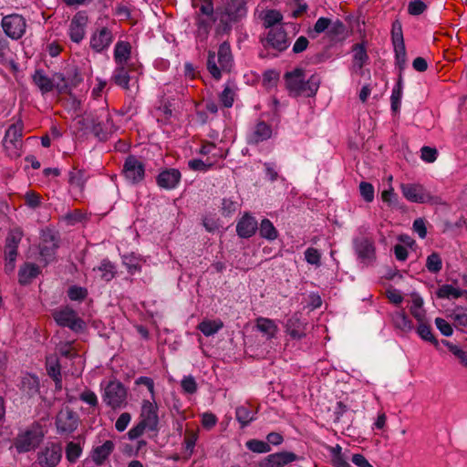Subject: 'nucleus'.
I'll return each mask as SVG.
<instances>
[{
  "mask_svg": "<svg viewBox=\"0 0 467 467\" xmlns=\"http://www.w3.org/2000/svg\"><path fill=\"white\" fill-rule=\"evenodd\" d=\"M216 54L214 51H208L207 69L213 78L219 80L222 78V71L229 72L233 66V55L231 47L228 42H223L218 48L217 61H215Z\"/></svg>",
  "mask_w": 467,
  "mask_h": 467,
  "instance_id": "obj_1",
  "label": "nucleus"
},
{
  "mask_svg": "<svg viewBox=\"0 0 467 467\" xmlns=\"http://www.w3.org/2000/svg\"><path fill=\"white\" fill-rule=\"evenodd\" d=\"M400 191L406 200L415 203H431L443 205L445 202L440 196L431 195L420 183H401Z\"/></svg>",
  "mask_w": 467,
  "mask_h": 467,
  "instance_id": "obj_2",
  "label": "nucleus"
},
{
  "mask_svg": "<svg viewBox=\"0 0 467 467\" xmlns=\"http://www.w3.org/2000/svg\"><path fill=\"white\" fill-rule=\"evenodd\" d=\"M43 438L44 431L41 425L34 423L16 436L14 444L18 452H27L35 450Z\"/></svg>",
  "mask_w": 467,
  "mask_h": 467,
  "instance_id": "obj_3",
  "label": "nucleus"
},
{
  "mask_svg": "<svg viewBox=\"0 0 467 467\" xmlns=\"http://www.w3.org/2000/svg\"><path fill=\"white\" fill-rule=\"evenodd\" d=\"M83 121L86 127L90 129L93 134L100 140H106L113 129L110 115L104 109L97 115H87Z\"/></svg>",
  "mask_w": 467,
  "mask_h": 467,
  "instance_id": "obj_4",
  "label": "nucleus"
},
{
  "mask_svg": "<svg viewBox=\"0 0 467 467\" xmlns=\"http://www.w3.org/2000/svg\"><path fill=\"white\" fill-rule=\"evenodd\" d=\"M24 124L21 119H18L14 124L10 125L6 130L3 146L6 154L10 158H17L20 156V149L22 147Z\"/></svg>",
  "mask_w": 467,
  "mask_h": 467,
  "instance_id": "obj_5",
  "label": "nucleus"
},
{
  "mask_svg": "<svg viewBox=\"0 0 467 467\" xmlns=\"http://www.w3.org/2000/svg\"><path fill=\"white\" fill-rule=\"evenodd\" d=\"M52 317L58 326L68 327L77 333L83 331L86 327L84 320L68 306L53 310Z\"/></svg>",
  "mask_w": 467,
  "mask_h": 467,
  "instance_id": "obj_6",
  "label": "nucleus"
},
{
  "mask_svg": "<svg viewBox=\"0 0 467 467\" xmlns=\"http://www.w3.org/2000/svg\"><path fill=\"white\" fill-rule=\"evenodd\" d=\"M102 399L111 409H119L127 403V389L119 381H109L104 389Z\"/></svg>",
  "mask_w": 467,
  "mask_h": 467,
  "instance_id": "obj_7",
  "label": "nucleus"
},
{
  "mask_svg": "<svg viewBox=\"0 0 467 467\" xmlns=\"http://www.w3.org/2000/svg\"><path fill=\"white\" fill-rule=\"evenodd\" d=\"M1 26L8 37L18 40L26 33V21L21 15L11 14L2 18Z\"/></svg>",
  "mask_w": 467,
  "mask_h": 467,
  "instance_id": "obj_8",
  "label": "nucleus"
},
{
  "mask_svg": "<svg viewBox=\"0 0 467 467\" xmlns=\"http://www.w3.org/2000/svg\"><path fill=\"white\" fill-rule=\"evenodd\" d=\"M303 71L294 68V96H304L309 98L314 96L319 87V78L312 75L306 81L301 79Z\"/></svg>",
  "mask_w": 467,
  "mask_h": 467,
  "instance_id": "obj_9",
  "label": "nucleus"
},
{
  "mask_svg": "<svg viewBox=\"0 0 467 467\" xmlns=\"http://www.w3.org/2000/svg\"><path fill=\"white\" fill-rule=\"evenodd\" d=\"M89 174L84 169L73 167L67 174L68 192L75 200L84 197L85 186Z\"/></svg>",
  "mask_w": 467,
  "mask_h": 467,
  "instance_id": "obj_10",
  "label": "nucleus"
},
{
  "mask_svg": "<svg viewBox=\"0 0 467 467\" xmlns=\"http://www.w3.org/2000/svg\"><path fill=\"white\" fill-rule=\"evenodd\" d=\"M122 173L126 180L133 184H137L144 179V164L137 157L130 155L125 160Z\"/></svg>",
  "mask_w": 467,
  "mask_h": 467,
  "instance_id": "obj_11",
  "label": "nucleus"
},
{
  "mask_svg": "<svg viewBox=\"0 0 467 467\" xmlns=\"http://www.w3.org/2000/svg\"><path fill=\"white\" fill-rule=\"evenodd\" d=\"M114 40V36L107 26H98L91 34L89 45L97 53L107 50Z\"/></svg>",
  "mask_w": 467,
  "mask_h": 467,
  "instance_id": "obj_12",
  "label": "nucleus"
},
{
  "mask_svg": "<svg viewBox=\"0 0 467 467\" xmlns=\"http://www.w3.org/2000/svg\"><path fill=\"white\" fill-rule=\"evenodd\" d=\"M59 246V234L51 229H46L41 234L40 254L47 263Z\"/></svg>",
  "mask_w": 467,
  "mask_h": 467,
  "instance_id": "obj_13",
  "label": "nucleus"
},
{
  "mask_svg": "<svg viewBox=\"0 0 467 467\" xmlns=\"http://www.w3.org/2000/svg\"><path fill=\"white\" fill-rule=\"evenodd\" d=\"M78 424V414L70 408L62 409L57 415L56 426L58 433H71Z\"/></svg>",
  "mask_w": 467,
  "mask_h": 467,
  "instance_id": "obj_14",
  "label": "nucleus"
},
{
  "mask_svg": "<svg viewBox=\"0 0 467 467\" xmlns=\"http://www.w3.org/2000/svg\"><path fill=\"white\" fill-rule=\"evenodd\" d=\"M62 457V447L57 443H48L37 455V462L41 467H55Z\"/></svg>",
  "mask_w": 467,
  "mask_h": 467,
  "instance_id": "obj_15",
  "label": "nucleus"
},
{
  "mask_svg": "<svg viewBox=\"0 0 467 467\" xmlns=\"http://www.w3.org/2000/svg\"><path fill=\"white\" fill-rule=\"evenodd\" d=\"M391 42L394 47L395 57L398 64H404L406 60V47L403 38L402 25L395 20L391 26Z\"/></svg>",
  "mask_w": 467,
  "mask_h": 467,
  "instance_id": "obj_16",
  "label": "nucleus"
},
{
  "mask_svg": "<svg viewBox=\"0 0 467 467\" xmlns=\"http://www.w3.org/2000/svg\"><path fill=\"white\" fill-rule=\"evenodd\" d=\"M88 17L85 11L74 15L69 25V36L75 43H79L85 36Z\"/></svg>",
  "mask_w": 467,
  "mask_h": 467,
  "instance_id": "obj_17",
  "label": "nucleus"
},
{
  "mask_svg": "<svg viewBox=\"0 0 467 467\" xmlns=\"http://www.w3.org/2000/svg\"><path fill=\"white\" fill-rule=\"evenodd\" d=\"M140 420L148 426V431H155L158 430V406L155 400H143Z\"/></svg>",
  "mask_w": 467,
  "mask_h": 467,
  "instance_id": "obj_18",
  "label": "nucleus"
},
{
  "mask_svg": "<svg viewBox=\"0 0 467 467\" xmlns=\"http://www.w3.org/2000/svg\"><path fill=\"white\" fill-rule=\"evenodd\" d=\"M272 127L264 120H258L247 135V143L256 145L272 137Z\"/></svg>",
  "mask_w": 467,
  "mask_h": 467,
  "instance_id": "obj_19",
  "label": "nucleus"
},
{
  "mask_svg": "<svg viewBox=\"0 0 467 467\" xmlns=\"http://www.w3.org/2000/svg\"><path fill=\"white\" fill-rule=\"evenodd\" d=\"M264 45L270 46L279 51L285 49L288 47L287 34L283 28V26L270 29L267 33L265 43Z\"/></svg>",
  "mask_w": 467,
  "mask_h": 467,
  "instance_id": "obj_20",
  "label": "nucleus"
},
{
  "mask_svg": "<svg viewBox=\"0 0 467 467\" xmlns=\"http://www.w3.org/2000/svg\"><path fill=\"white\" fill-rule=\"evenodd\" d=\"M182 178V174L179 170L170 168L165 169L156 178V182L159 187L165 190H172L177 187Z\"/></svg>",
  "mask_w": 467,
  "mask_h": 467,
  "instance_id": "obj_21",
  "label": "nucleus"
},
{
  "mask_svg": "<svg viewBox=\"0 0 467 467\" xmlns=\"http://www.w3.org/2000/svg\"><path fill=\"white\" fill-rule=\"evenodd\" d=\"M52 79L54 80V88L59 93H66L69 88L76 87L82 80L77 69L74 70L72 78L58 72L53 75Z\"/></svg>",
  "mask_w": 467,
  "mask_h": 467,
  "instance_id": "obj_22",
  "label": "nucleus"
},
{
  "mask_svg": "<svg viewBox=\"0 0 467 467\" xmlns=\"http://www.w3.org/2000/svg\"><path fill=\"white\" fill-rule=\"evenodd\" d=\"M258 229V223L249 213H244L236 224L237 234L242 238L253 236Z\"/></svg>",
  "mask_w": 467,
  "mask_h": 467,
  "instance_id": "obj_23",
  "label": "nucleus"
},
{
  "mask_svg": "<svg viewBox=\"0 0 467 467\" xmlns=\"http://www.w3.org/2000/svg\"><path fill=\"white\" fill-rule=\"evenodd\" d=\"M131 66H116L112 76H111V81L122 88L125 90H130V81L131 79L130 76V70Z\"/></svg>",
  "mask_w": 467,
  "mask_h": 467,
  "instance_id": "obj_24",
  "label": "nucleus"
},
{
  "mask_svg": "<svg viewBox=\"0 0 467 467\" xmlns=\"http://www.w3.org/2000/svg\"><path fill=\"white\" fill-rule=\"evenodd\" d=\"M131 55V45L127 41H118L114 48V61L116 66H129Z\"/></svg>",
  "mask_w": 467,
  "mask_h": 467,
  "instance_id": "obj_25",
  "label": "nucleus"
},
{
  "mask_svg": "<svg viewBox=\"0 0 467 467\" xmlns=\"http://www.w3.org/2000/svg\"><path fill=\"white\" fill-rule=\"evenodd\" d=\"M353 61L352 69L356 72L360 71L364 65L369 59L364 43H357L352 47Z\"/></svg>",
  "mask_w": 467,
  "mask_h": 467,
  "instance_id": "obj_26",
  "label": "nucleus"
},
{
  "mask_svg": "<svg viewBox=\"0 0 467 467\" xmlns=\"http://www.w3.org/2000/svg\"><path fill=\"white\" fill-rule=\"evenodd\" d=\"M32 81L43 95L54 89V80L46 75L43 69L35 70L32 75Z\"/></svg>",
  "mask_w": 467,
  "mask_h": 467,
  "instance_id": "obj_27",
  "label": "nucleus"
},
{
  "mask_svg": "<svg viewBox=\"0 0 467 467\" xmlns=\"http://www.w3.org/2000/svg\"><path fill=\"white\" fill-rule=\"evenodd\" d=\"M355 249L359 258L370 261L375 254L373 243L368 238H360L355 242Z\"/></svg>",
  "mask_w": 467,
  "mask_h": 467,
  "instance_id": "obj_28",
  "label": "nucleus"
},
{
  "mask_svg": "<svg viewBox=\"0 0 467 467\" xmlns=\"http://www.w3.org/2000/svg\"><path fill=\"white\" fill-rule=\"evenodd\" d=\"M260 19L263 21V25L266 29H272L275 26H281L283 16L282 14L275 9H268L262 11L259 15Z\"/></svg>",
  "mask_w": 467,
  "mask_h": 467,
  "instance_id": "obj_29",
  "label": "nucleus"
},
{
  "mask_svg": "<svg viewBox=\"0 0 467 467\" xmlns=\"http://www.w3.org/2000/svg\"><path fill=\"white\" fill-rule=\"evenodd\" d=\"M112 441H106L102 445L96 447L92 451V460L97 465H101L114 451Z\"/></svg>",
  "mask_w": 467,
  "mask_h": 467,
  "instance_id": "obj_30",
  "label": "nucleus"
},
{
  "mask_svg": "<svg viewBox=\"0 0 467 467\" xmlns=\"http://www.w3.org/2000/svg\"><path fill=\"white\" fill-rule=\"evenodd\" d=\"M39 274L40 268L38 265L32 263H26L21 266L18 271V282L23 285H27Z\"/></svg>",
  "mask_w": 467,
  "mask_h": 467,
  "instance_id": "obj_31",
  "label": "nucleus"
},
{
  "mask_svg": "<svg viewBox=\"0 0 467 467\" xmlns=\"http://www.w3.org/2000/svg\"><path fill=\"white\" fill-rule=\"evenodd\" d=\"M195 25H196V36L203 41L207 39L210 30L212 28V25L213 20L212 17H204L201 16V14H195L194 16Z\"/></svg>",
  "mask_w": 467,
  "mask_h": 467,
  "instance_id": "obj_32",
  "label": "nucleus"
},
{
  "mask_svg": "<svg viewBox=\"0 0 467 467\" xmlns=\"http://www.w3.org/2000/svg\"><path fill=\"white\" fill-rule=\"evenodd\" d=\"M292 462V452H279L268 455L262 462V467H283Z\"/></svg>",
  "mask_w": 467,
  "mask_h": 467,
  "instance_id": "obj_33",
  "label": "nucleus"
},
{
  "mask_svg": "<svg viewBox=\"0 0 467 467\" xmlns=\"http://www.w3.org/2000/svg\"><path fill=\"white\" fill-rule=\"evenodd\" d=\"M93 271L98 274V277L104 282H109L116 275L115 265L108 259L101 261L98 267H94Z\"/></svg>",
  "mask_w": 467,
  "mask_h": 467,
  "instance_id": "obj_34",
  "label": "nucleus"
},
{
  "mask_svg": "<svg viewBox=\"0 0 467 467\" xmlns=\"http://www.w3.org/2000/svg\"><path fill=\"white\" fill-rule=\"evenodd\" d=\"M230 22L237 21L246 15L245 4L242 1H233L225 8Z\"/></svg>",
  "mask_w": 467,
  "mask_h": 467,
  "instance_id": "obj_35",
  "label": "nucleus"
},
{
  "mask_svg": "<svg viewBox=\"0 0 467 467\" xmlns=\"http://www.w3.org/2000/svg\"><path fill=\"white\" fill-rule=\"evenodd\" d=\"M20 388L27 396H35L39 391V379L34 375H26L22 378Z\"/></svg>",
  "mask_w": 467,
  "mask_h": 467,
  "instance_id": "obj_36",
  "label": "nucleus"
},
{
  "mask_svg": "<svg viewBox=\"0 0 467 467\" xmlns=\"http://www.w3.org/2000/svg\"><path fill=\"white\" fill-rule=\"evenodd\" d=\"M47 370L48 376L55 381L56 387L61 389L62 379L58 360L52 357L47 358Z\"/></svg>",
  "mask_w": 467,
  "mask_h": 467,
  "instance_id": "obj_37",
  "label": "nucleus"
},
{
  "mask_svg": "<svg viewBox=\"0 0 467 467\" xmlns=\"http://www.w3.org/2000/svg\"><path fill=\"white\" fill-rule=\"evenodd\" d=\"M463 294V290L454 287L451 285H442L436 291L437 297L441 299H457L462 296Z\"/></svg>",
  "mask_w": 467,
  "mask_h": 467,
  "instance_id": "obj_38",
  "label": "nucleus"
},
{
  "mask_svg": "<svg viewBox=\"0 0 467 467\" xmlns=\"http://www.w3.org/2000/svg\"><path fill=\"white\" fill-rule=\"evenodd\" d=\"M255 412L250 405H243L236 408L235 416L236 420L244 428L254 420Z\"/></svg>",
  "mask_w": 467,
  "mask_h": 467,
  "instance_id": "obj_39",
  "label": "nucleus"
},
{
  "mask_svg": "<svg viewBox=\"0 0 467 467\" xmlns=\"http://www.w3.org/2000/svg\"><path fill=\"white\" fill-rule=\"evenodd\" d=\"M392 322L396 328L408 332L412 329V322L403 311L392 314Z\"/></svg>",
  "mask_w": 467,
  "mask_h": 467,
  "instance_id": "obj_40",
  "label": "nucleus"
},
{
  "mask_svg": "<svg viewBox=\"0 0 467 467\" xmlns=\"http://www.w3.org/2000/svg\"><path fill=\"white\" fill-rule=\"evenodd\" d=\"M223 327V323L220 319L203 320L198 325V329L206 337H210L217 333Z\"/></svg>",
  "mask_w": 467,
  "mask_h": 467,
  "instance_id": "obj_41",
  "label": "nucleus"
},
{
  "mask_svg": "<svg viewBox=\"0 0 467 467\" xmlns=\"http://www.w3.org/2000/svg\"><path fill=\"white\" fill-rule=\"evenodd\" d=\"M256 327L259 331L264 333L267 338L274 337L277 331V327L275 322L265 317H259L256 319Z\"/></svg>",
  "mask_w": 467,
  "mask_h": 467,
  "instance_id": "obj_42",
  "label": "nucleus"
},
{
  "mask_svg": "<svg viewBox=\"0 0 467 467\" xmlns=\"http://www.w3.org/2000/svg\"><path fill=\"white\" fill-rule=\"evenodd\" d=\"M17 257V248L5 246V271L6 274H12L16 268V260Z\"/></svg>",
  "mask_w": 467,
  "mask_h": 467,
  "instance_id": "obj_43",
  "label": "nucleus"
},
{
  "mask_svg": "<svg viewBox=\"0 0 467 467\" xmlns=\"http://www.w3.org/2000/svg\"><path fill=\"white\" fill-rule=\"evenodd\" d=\"M257 230L260 236L267 240H275L277 237V231L268 219L262 220Z\"/></svg>",
  "mask_w": 467,
  "mask_h": 467,
  "instance_id": "obj_44",
  "label": "nucleus"
},
{
  "mask_svg": "<svg viewBox=\"0 0 467 467\" xmlns=\"http://www.w3.org/2000/svg\"><path fill=\"white\" fill-rule=\"evenodd\" d=\"M331 454V461L335 467H351L348 462V458L344 453H342L341 447L339 445L332 448Z\"/></svg>",
  "mask_w": 467,
  "mask_h": 467,
  "instance_id": "obj_45",
  "label": "nucleus"
},
{
  "mask_svg": "<svg viewBox=\"0 0 467 467\" xmlns=\"http://www.w3.org/2000/svg\"><path fill=\"white\" fill-rule=\"evenodd\" d=\"M305 261L316 268L321 265V253L314 247H308L304 253Z\"/></svg>",
  "mask_w": 467,
  "mask_h": 467,
  "instance_id": "obj_46",
  "label": "nucleus"
},
{
  "mask_svg": "<svg viewBox=\"0 0 467 467\" xmlns=\"http://www.w3.org/2000/svg\"><path fill=\"white\" fill-rule=\"evenodd\" d=\"M426 268L432 274H437L441 270L442 261L438 253H432L427 257Z\"/></svg>",
  "mask_w": 467,
  "mask_h": 467,
  "instance_id": "obj_47",
  "label": "nucleus"
},
{
  "mask_svg": "<svg viewBox=\"0 0 467 467\" xmlns=\"http://www.w3.org/2000/svg\"><path fill=\"white\" fill-rule=\"evenodd\" d=\"M422 298L420 296H413L410 313L419 322L423 321L425 317L424 311L422 310Z\"/></svg>",
  "mask_w": 467,
  "mask_h": 467,
  "instance_id": "obj_48",
  "label": "nucleus"
},
{
  "mask_svg": "<svg viewBox=\"0 0 467 467\" xmlns=\"http://www.w3.org/2000/svg\"><path fill=\"white\" fill-rule=\"evenodd\" d=\"M330 23L331 19L327 17H319L316 24L314 25L313 29H310L308 31L309 36L314 38L318 34L324 33L325 31L328 32Z\"/></svg>",
  "mask_w": 467,
  "mask_h": 467,
  "instance_id": "obj_49",
  "label": "nucleus"
},
{
  "mask_svg": "<svg viewBox=\"0 0 467 467\" xmlns=\"http://www.w3.org/2000/svg\"><path fill=\"white\" fill-rule=\"evenodd\" d=\"M123 265L127 267L129 274L134 275L140 272L141 265L140 259L133 254H127L122 257Z\"/></svg>",
  "mask_w": 467,
  "mask_h": 467,
  "instance_id": "obj_50",
  "label": "nucleus"
},
{
  "mask_svg": "<svg viewBox=\"0 0 467 467\" xmlns=\"http://www.w3.org/2000/svg\"><path fill=\"white\" fill-rule=\"evenodd\" d=\"M428 8V5L422 0H410L408 4V13L410 16H420L423 14Z\"/></svg>",
  "mask_w": 467,
  "mask_h": 467,
  "instance_id": "obj_51",
  "label": "nucleus"
},
{
  "mask_svg": "<svg viewBox=\"0 0 467 467\" xmlns=\"http://www.w3.org/2000/svg\"><path fill=\"white\" fill-rule=\"evenodd\" d=\"M246 447L250 451L256 452V453H265V452L270 451V450H271L270 445L266 441H259V440H255V439L249 440L246 442Z\"/></svg>",
  "mask_w": 467,
  "mask_h": 467,
  "instance_id": "obj_52",
  "label": "nucleus"
},
{
  "mask_svg": "<svg viewBox=\"0 0 467 467\" xmlns=\"http://www.w3.org/2000/svg\"><path fill=\"white\" fill-rule=\"evenodd\" d=\"M418 335L425 341L431 342L432 344H437V340L432 334L431 326L423 323V321L420 322V325L417 328Z\"/></svg>",
  "mask_w": 467,
  "mask_h": 467,
  "instance_id": "obj_53",
  "label": "nucleus"
},
{
  "mask_svg": "<svg viewBox=\"0 0 467 467\" xmlns=\"http://www.w3.org/2000/svg\"><path fill=\"white\" fill-rule=\"evenodd\" d=\"M79 400L93 410V411L99 407V400L94 391L86 389L79 394Z\"/></svg>",
  "mask_w": 467,
  "mask_h": 467,
  "instance_id": "obj_54",
  "label": "nucleus"
},
{
  "mask_svg": "<svg viewBox=\"0 0 467 467\" xmlns=\"http://www.w3.org/2000/svg\"><path fill=\"white\" fill-rule=\"evenodd\" d=\"M234 90L229 86H225L219 96L221 103L225 108H231L233 106L234 102Z\"/></svg>",
  "mask_w": 467,
  "mask_h": 467,
  "instance_id": "obj_55",
  "label": "nucleus"
},
{
  "mask_svg": "<svg viewBox=\"0 0 467 467\" xmlns=\"http://www.w3.org/2000/svg\"><path fill=\"white\" fill-rule=\"evenodd\" d=\"M81 451L79 444L70 441L66 448V457L68 462H75L79 458Z\"/></svg>",
  "mask_w": 467,
  "mask_h": 467,
  "instance_id": "obj_56",
  "label": "nucleus"
},
{
  "mask_svg": "<svg viewBox=\"0 0 467 467\" xmlns=\"http://www.w3.org/2000/svg\"><path fill=\"white\" fill-rule=\"evenodd\" d=\"M67 296L72 301H83L88 296V290L81 286L72 285L67 290Z\"/></svg>",
  "mask_w": 467,
  "mask_h": 467,
  "instance_id": "obj_57",
  "label": "nucleus"
},
{
  "mask_svg": "<svg viewBox=\"0 0 467 467\" xmlns=\"http://www.w3.org/2000/svg\"><path fill=\"white\" fill-rule=\"evenodd\" d=\"M23 234L19 229L11 230L8 233V235L5 239V246H12L14 248H18V244L21 242Z\"/></svg>",
  "mask_w": 467,
  "mask_h": 467,
  "instance_id": "obj_58",
  "label": "nucleus"
},
{
  "mask_svg": "<svg viewBox=\"0 0 467 467\" xmlns=\"http://www.w3.org/2000/svg\"><path fill=\"white\" fill-rule=\"evenodd\" d=\"M359 192L363 199L368 202H371L374 199V187L371 183L362 182L359 184Z\"/></svg>",
  "mask_w": 467,
  "mask_h": 467,
  "instance_id": "obj_59",
  "label": "nucleus"
},
{
  "mask_svg": "<svg viewBox=\"0 0 467 467\" xmlns=\"http://www.w3.org/2000/svg\"><path fill=\"white\" fill-rule=\"evenodd\" d=\"M279 78V73L275 70H266L263 74V85L265 88H272L275 86L277 80Z\"/></svg>",
  "mask_w": 467,
  "mask_h": 467,
  "instance_id": "obj_60",
  "label": "nucleus"
},
{
  "mask_svg": "<svg viewBox=\"0 0 467 467\" xmlns=\"http://www.w3.org/2000/svg\"><path fill=\"white\" fill-rule=\"evenodd\" d=\"M346 27L342 21L337 19L336 21L330 23L328 35L331 37L342 36L345 33Z\"/></svg>",
  "mask_w": 467,
  "mask_h": 467,
  "instance_id": "obj_61",
  "label": "nucleus"
},
{
  "mask_svg": "<svg viewBox=\"0 0 467 467\" xmlns=\"http://www.w3.org/2000/svg\"><path fill=\"white\" fill-rule=\"evenodd\" d=\"M420 151L421 159L428 163L434 162L438 157V151L435 148L424 146L421 148Z\"/></svg>",
  "mask_w": 467,
  "mask_h": 467,
  "instance_id": "obj_62",
  "label": "nucleus"
},
{
  "mask_svg": "<svg viewBox=\"0 0 467 467\" xmlns=\"http://www.w3.org/2000/svg\"><path fill=\"white\" fill-rule=\"evenodd\" d=\"M25 202L30 208H37L41 203V196L36 192L30 191L25 194Z\"/></svg>",
  "mask_w": 467,
  "mask_h": 467,
  "instance_id": "obj_63",
  "label": "nucleus"
},
{
  "mask_svg": "<svg viewBox=\"0 0 467 467\" xmlns=\"http://www.w3.org/2000/svg\"><path fill=\"white\" fill-rule=\"evenodd\" d=\"M181 386L184 392L193 394L197 390V384L193 377H184L181 382Z\"/></svg>",
  "mask_w": 467,
  "mask_h": 467,
  "instance_id": "obj_64",
  "label": "nucleus"
}]
</instances>
